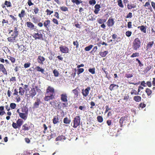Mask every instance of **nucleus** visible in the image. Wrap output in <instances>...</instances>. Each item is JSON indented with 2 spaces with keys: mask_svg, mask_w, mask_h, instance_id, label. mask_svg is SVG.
Listing matches in <instances>:
<instances>
[{
  "mask_svg": "<svg viewBox=\"0 0 155 155\" xmlns=\"http://www.w3.org/2000/svg\"><path fill=\"white\" fill-rule=\"evenodd\" d=\"M30 63H27L25 64H24V68H26L29 67L30 65Z\"/></svg>",
  "mask_w": 155,
  "mask_h": 155,
  "instance_id": "5fc2aeb1",
  "label": "nucleus"
},
{
  "mask_svg": "<svg viewBox=\"0 0 155 155\" xmlns=\"http://www.w3.org/2000/svg\"><path fill=\"white\" fill-rule=\"evenodd\" d=\"M93 47V45H91L88 46L84 48V50L85 51H89Z\"/></svg>",
  "mask_w": 155,
  "mask_h": 155,
  "instance_id": "bb28decb",
  "label": "nucleus"
},
{
  "mask_svg": "<svg viewBox=\"0 0 155 155\" xmlns=\"http://www.w3.org/2000/svg\"><path fill=\"white\" fill-rule=\"evenodd\" d=\"M141 42L140 40L138 38H135L132 43V48L133 50H137L140 47Z\"/></svg>",
  "mask_w": 155,
  "mask_h": 155,
  "instance_id": "f257e3e1",
  "label": "nucleus"
},
{
  "mask_svg": "<svg viewBox=\"0 0 155 155\" xmlns=\"http://www.w3.org/2000/svg\"><path fill=\"white\" fill-rule=\"evenodd\" d=\"M89 3L90 5H95L96 3V1L95 0H90Z\"/></svg>",
  "mask_w": 155,
  "mask_h": 155,
  "instance_id": "49530a36",
  "label": "nucleus"
},
{
  "mask_svg": "<svg viewBox=\"0 0 155 155\" xmlns=\"http://www.w3.org/2000/svg\"><path fill=\"white\" fill-rule=\"evenodd\" d=\"M132 22L131 21H129L128 22L127 27L129 28H132Z\"/></svg>",
  "mask_w": 155,
  "mask_h": 155,
  "instance_id": "052dcab7",
  "label": "nucleus"
},
{
  "mask_svg": "<svg viewBox=\"0 0 155 155\" xmlns=\"http://www.w3.org/2000/svg\"><path fill=\"white\" fill-rule=\"evenodd\" d=\"M72 92L74 94V98L77 97L78 96V92L77 90V89H75L72 90Z\"/></svg>",
  "mask_w": 155,
  "mask_h": 155,
  "instance_id": "4be33fe9",
  "label": "nucleus"
},
{
  "mask_svg": "<svg viewBox=\"0 0 155 155\" xmlns=\"http://www.w3.org/2000/svg\"><path fill=\"white\" fill-rule=\"evenodd\" d=\"M125 117H122L120 118V120L119 121V123L120 125V127H123V124L124 123V121L125 120Z\"/></svg>",
  "mask_w": 155,
  "mask_h": 155,
  "instance_id": "5701e85b",
  "label": "nucleus"
},
{
  "mask_svg": "<svg viewBox=\"0 0 155 155\" xmlns=\"http://www.w3.org/2000/svg\"><path fill=\"white\" fill-rule=\"evenodd\" d=\"M134 99L136 101L139 102L141 101V97L138 96H135L134 97Z\"/></svg>",
  "mask_w": 155,
  "mask_h": 155,
  "instance_id": "393cba45",
  "label": "nucleus"
},
{
  "mask_svg": "<svg viewBox=\"0 0 155 155\" xmlns=\"http://www.w3.org/2000/svg\"><path fill=\"white\" fill-rule=\"evenodd\" d=\"M116 86L117 87L116 89H117L119 87L117 85L114 84H111L110 86L109 89L110 91H112L114 90V87Z\"/></svg>",
  "mask_w": 155,
  "mask_h": 155,
  "instance_id": "aec40b11",
  "label": "nucleus"
},
{
  "mask_svg": "<svg viewBox=\"0 0 155 155\" xmlns=\"http://www.w3.org/2000/svg\"><path fill=\"white\" fill-rule=\"evenodd\" d=\"M22 129L24 130H28L29 127L27 126V125L26 124L24 125L22 127Z\"/></svg>",
  "mask_w": 155,
  "mask_h": 155,
  "instance_id": "a18cd8bd",
  "label": "nucleus"
},
{
  "mask_svg": "<svg viewBox=\"0 0 155 155\" xmlns=\"http://www.w3.org/2000/svg\"><path fill=\"white\" fill-rule=\"evenodd\" d=\"M95 69L94 68H90L88 70V71L91 73L92 74H94L95 73Z\"/></svg>",
  "mask_w": 155,
  "mask_h": 155,
  "instance_id": "e433bc0d",
  "label": "nucleus"
},
{
  "mask_svg": "<svg viewBox=\"0 0 155 155\" xmlns=\"http://www.w3.org/2000/svg\"><path fill=\"white\" fill-rule=\"evenodd\" d=\"M38 63L41 64H43V62L45 60V58L41 55L38 56Z\"/></svg>",
  "mask_w": 155,
  "mask_h": 155,
  "instance_id": "f8f14e48",
  "label": "nucleus"
},
{
  "mask_svg": "<svg viewBox=\"0 0 155 155\" xmlns=\"http://www.w3.org/2000/svg\"><path fill=\"white\" fill-rule=\"evenodd\" d=\"M108 51H104L103 52H100L99 53V54L102 57H105L106 55L108 54Z\"/></svg>",
  "mask_w": 155,
  "mask_h": 155,
  "instance_id": "a211bd4d",
  "label": "nucleus"
},
{
  "mask_svg": "<svg viewBox=\"0 0 155 155\" xmlns=\"http://www.w3.org/2000/svg\"><path fill=\"white\" fill-rule=\"evenodd\" d=\"M54 92V88L49 86H48L46 90V93L48 94H52L53 95V94Z\"/></svg>",
  "mask_w": 155,
  "mask_h": 155,
  "instance_id": "0eeeda50",
  "label": "nucleus"
},
{
  "mask_svg": "<svg viewBox=\"0 0 155 155\" xmlns=\"http://www.w3.org/2000/svg\"><path fill=\"white\" fill-rule=\"evenodd\" d=\"M35 69L36 70L38 71L41 72L42 74L44 73V69L42 68L39 66H37L35 68Z\"/></svg>",
  "mask_w": 155,
  "mask_h": 155,
  "instance_id": "6ab92c4d",
  "label": "nucleus"
},
{
  "mask_svg": "<svg viewBox=\"0 0 155 155\" xmlns=\"http://www.w3.org/2000/svg\"><path fill=\"white\" fill-rule=\"evenodd\" d=\"M14 35L18 36V31H17V29L16 27H15L14 28Z\"/></svg>",
  "mask_w": 155,
  "mask_h": 155,
  "instance_id": "c03bdc74",
  "label": "nucleus"
},
{
  "mask_svg": "<svg viewBox=\"0 0 155 155\" xmlns=\"http://www.w3.org/2000/svg\"><path fill=\"white\" fill-rule=\"evenodd\" d=\"M53 73L54 74V76L56 77H58L59 75V73L58 71L55 69L53 70Z\"/></svg>",
  "mask_w": 155,
  "mask_h": 155,
  "instance_id": "7c9ffc66",
  "label": "nucleus"
},
{
  "mask_svg": "<svg viewBox=\"0 0 155 155\" xmlns=\"http://www.w3.org/2000/svg\"><path fill=\"white\" fill-rule=\"evenodd\" d=\"M61 100L64 102H67L68 100L67 99V94L66 93L62 94L61 95Z\"/></svg>",
  "mask_w": 155,
  "mask_h": 155,
  "instance_id": "6e6552de",
  "label": "nucleus"
},
{
  "mask_svg": "<svg viewBox=\"0 0 155 155\" xmlns=\"http://www.w3.org/2000/svg\"><path fill=\"white\" fill-rule=\"evenodd\" d=\"M31 94V96L32 97H33L36 94V92L35 91V88H33L31 89L29 92Z\"/></svg>",
  "mask_w": 155,
  "mask_h": 155,
  "instance_id": "9d476101",
  "label": "nucleus"
},
{
  "mask_svg": "<svg viewBox=\"0 0 155 155\" xmlns=\"http://www.w3.org/2000/svg\"><path fill=\"white\" fill-rule=\"evenodd\" d=\"M84 69L83 68H79L78 69V72H77V74L78 75H79L80 74L84 72Z\"/></svg>",
  "mask_w": 155,
  "mask_h": 155,
  "instance_id": "a19ab883",
  "label": "nucleus"
},
{
  "mask_svg": "<svg viewBox=\"0 0 155 155\" xmlns=\"http://www.w3.org/2000/svg\"><path fill=\"white\" fill-rule=\"evenodd\" d=\"M60 9L62 11L64 12L68 11V8L65 6H61L60 7Z\"/></svg>",
  "mask_w": 155,
  "mask_h": 155,
  "instance_id": "2f4dec72",
  "label": "nucleus"
},
{
  "mask_svg": "<svg viewBox=\"0 0 155 155\" xmlns=\"http://www.w3.org/2000/svg\"><path fill=\"white\" fill-rule=\"evenodd\" d=\"M52 21L54 23H55L57 25H58V21L56 19L54 18H53Z\"/></svg>",
  "mask_w": 155,
  "mask_h": 155,
  "instance_id": "e2e57ef3",
  "label": "nucleus"
},
{
  "mask_svg": "<svg viewBox=\"0 0 155 155\" xmlns=\"http://www.w3.org/2000/svg\"><path fill=\"white\" fill-rule=\"evenodd\" d=\"M65 136H58L55 139L56 141L58 140L62 141V140H65Z\"/></svg>",
  "mask_w": 155,
  "mask_h": 155,
  "instance_id": "a878e982",
  "label": "nucleus"
},
{
  "mask_svg": "<svg viewBox=\"0 0 155 155\" xmlns=\"http://www.w3.org/2000/svg\"><path fill=\"white\" fill-rule=\"evenodd\" d=\"M8 58L10 60L12 63H14L15 61V59L14 58L10 56H8Z\"/></svg>",
  "mask_w": 155,
  "mask_h": 155,
  "instance_id": "f704fd0d",
  "label": "nucleus"
},
{
  "mask_svg": "<svg viewBox=\"0 0 155 155\" xmlns=\"http://www.w3.org/2000/svg\"><path fill=\"white\" fill-rule=\"evenodd\" d=\"M60 51L63 53H68L69 51L68 48L65 46H61L59 47Z\"/></svg>",
  "mask_w": 155,
  "mask_h": 155,
  "instance_id": "39448f33",
  "label": "nucleus"
},
{
  "mask_svg": "<svg viewBox=\"0 0 155 155\" xmlns=\"http://www.w3.org/2000/svg\"><path fill=\"white\" fill-rule=\"evenodd\" d=\"M52 120L54 124H56L59 122V119L57 116H54Z\"/></svg>",
  "mask_w": 155,
  "mask_h": 155,
  "instance_id": "dca6fc26",
  "label": "nucleus"
},
{
  "mask_svg": "<svg viewBox=\"0 0 155 155\" xmlns=\"http://www.w3.org/2000/svg\"><path fill=\"white\" fill-rule=\"evenodd\" d=\"M146 92L147 93L148 95H150L152 93V91L149 88H147L146 90Z\"/></svg>",
  "mask_w": 155,
  "mask_h": 155,
  "instance_id": "4c0bfd02",
  "label": "nucleus"
},
{
  "mask_svg": "<svg viewBox=\"0 0 155 155\" xmlns=\"http://www.w3.org/2000/svg\"><path fill=\"white\" fill-rule=\"evenodd\" d=\"M43 127L44 128V133H45L47 131V130L48 128L46 126V124H43Z\"/></svg>",
  "mask_w": 155,
  "mask_h": 155,
  "instance_id": "bf43d9fd",
  "label": "nucleus"
},
{
  "mask_svg": "<svg viewBox=\"0 0 155 155\" xmlns=\"http://www.w3.org/2000/svg\"><path fill=\"white\" fill-rule=\"evenodd\" d=\"M34 35H35L37 36H38V38H39V39H43V35L42 34H40L38 33H35L34 34Z\"/></svg>",
  "mask_w": 155,
  "mask_h": 155,
  "instance_id": "72a5a7b5",
  "label": "nucleus"
},
{
  "mask_svg": "<svg viewBox=\"0 0 155 155\" xmlns=\"http://www.w3.org/2000/svg\"><path fill=\"white\" fill-rule=\"evenodd\" d=\"M86 107L85 106H80L79 107V109L81 110L84 111L86 109Z\"/></svg>",
  "mask_w": 155,
  "mask_h": 155,
  "instance_id": "3c124183",
  "label": "nucleus"
},
{
  "mask_svg": "<svg viewBox=\"0 0 155 155\" xmlns=\"http://www.w3.org/2000/svg\"><path fill=\"white\" fill-rule=\"evenodd\" d=\"M101 8L100 6L99 5L96 4L94 6V8L96 9L100 10V8Z\"/></svg>",
  "mask_w": 155,
  "mask_h": 155,
  "instance_id": "13d9d810",
  "label": "nucleus"
},
{
  "mask_svg": "<svg viewBox=\"0 0 155 155\" xmlns=\"http://www.w3.org/2000/svg\"><path fill=\"white\" fill-rule=\"evenodd\" d=\"M73 44L74 45L76 46V48H78L79 47V44L77 41H74L73 42Z\"/></svg>",
  "mask_w": 155,
  "mask_h": 155,
  "instance_id": "79ce46f5",
  "label": "nucleus"
},
{
  "mask_svg": "<svg viewBox=\"0 0 155 155\" xmlns=\"http://www.w3.org/2000/svg\"><path fill=\"white\" fill-rule=\"evenodd\" d=\"M33 11L35 14H37L39 12V9L37 7H35L33 9Z\"/></svg>",
  "mask_w": 155,
  "mask_h": 155,
  "instance_id": "864d4df0",
  "label": "nucleus"
},
{
  "mask_svg": "<svg viewBox=\"0 0 155 155\" xmlns=\"http://www.w3.org/2000/svg\"><path fill=\"white\" fill-rule=\"evenodd\" d=\"M46 12L47 13V15H50L53 12V11H50L48 9H47L46 11Z\"/></svg>",
  "mask_w": 155,
  "mask_h": 155,
  "instance_id": "de8ad7c7",
  "label": "nucleus"
},
{
  "mask_svg": "<svg viewBox=\"0 0 155 155\" xmlns=\"http://www.w3.org/2000/svg\"><path fill=\"white\" fill-rule=\"evenodd\" d=\"M50 24V21L49 20L45 21L44 23V25L45 27L47 30H48V25Z\"/></svg>",
  "mask_w": 155,
  "mask_h": 155,
  "instance_id": "2eb2a0df",
  "label": "nucleus"
},
{
  "mask_svg": "<svg viewBox=\"0 0 155 155\" xmlns=\"http://www.w3.org/2000/svg\"><path fill=\"white\" fill-rule=\"evenodd\" d=\"M5 4L7 5V7H11V3L9 2H8L7 1H5Z\"/></svg>",
  "mask_w": 155,
  "mask_h": 155,
  "instance_id": "8fccbe9b",
  "label": "nucleus"
},
{
  "mask_svg": "<svg viewBox=\"0 0 155 155\" xmlns=\"http://www.w3.org/2000/svg\"><path fill=\"white\" fill-rule=\"evenodd\" d=\"M140 30L144 33H146V28L143 25L140 26Z\"/></svg>",
  "mask_w": 155,
  "mask_h": 155,
  "instance_id": "c756f323",
  "label": "nucleus"
},
{
  "mask_svg": "<svg viewBox=\"0 0 155 155\" xmlns=\"http://www.w3.org/2000/svg\"><path fill=\"white\" fill-rule=\"evenodd\" d=\"M12 125L13 127L15 129L19 128L18 126L17 125V123H16L15 122H13Z\"/></svg>",
  "mask_w": 155,
  "mask_h": 155,
  "instance_id": "603ef678",
  "label": "nucleus"
},
{
  "mask_svg": "<svg viewBox=\"0 0 155 155\" xmlns=\"http://www.w3.org/2000/svg\"><path fill=\"white\" fill-rule=\"evenodd\" d=\"M19 116L20 117L24 120H26L27 119V116L25 113H20Z\"/></svg>",
  "mask_w": 155,
  "mask_h": 155,
  "instance_id": "412c9836",
  "label": "nucleus"
},
{
  "mask_svg": "<svg viewBox=\"0 0 155 155\" xmlns=\"http://www.w3.org/2000/svg\"><path fill=\"white\" fill-rule=\"evenodd\" d=\"M10 107L12 109L15 108L16 107V104L15 103H11L10 105Z\"/></svg>",
  "mask_w": 155,
  "mask_h": 155,
  "instance_id": "ea45409f",
  "label": "nucleus"
},
{
  "mask_svg": "<svg viewBox=\"0 0 155 155\" xmlns=\"http://www.w3.org/2000/svg\"><path fill=\"white\" fill-rule=\"evenodd\" d=\"M33 21L35 23H37L39 21L38 19H36L35 17H33L32 18Z\"/></svg>",
  "mask_w": 155,
  "mask_h": 155,
  "instance_id": "6e6d98bb",
  "label": "nucleus"
},
{
  "mask_svg": "<svg viewBox=\"0 0 155 155\" xmlns=\"http://www.w3.org/2000/svg\"><path fill=\"white\" fill-rule=\"evenodd\" d=\"M154 43L153 41H149L148 42L146 47V50H147L148 49H150L152 47Z\"/></svg>",
  "mask_w": 155,
  "mask_h": 155,
  "instance_id": "ddd939ff",
  "label": "nucleus"
},
{
  "mask_svg": "<svg viewBox=\"0 0 155 155\" xmlns=\"http://www.w3.org/2000/svg\"><path fill=\"white\" fill-rule=\"evenodd\" d=\"M151 5L153 8L155 10V3L153 2H151Z\"/></svg>",
  "mask_w": 155,
  "mask_h": 155,
  "instance_id": "774afa93",
  "label": "nucleus"
},
{
  "mask_svg": "<svg viewBox=\"0 0 155 155\" xmlns=\"http://www.w3.org/2000/svg\"><path fill=\"white\" fill-rule=\"evenodd\" d=\"M107 25L110 27L113 26L114 24V21L112 18H109L107 22Z\"/></svg>",
  "mask_w": 155,
  "mask_h": 155,
  "instance_id": "1a4fd4ad",
  "label": "nucleus"
},
{
  "mask_svg": "<svg viewBox=\"0 0 155 155\" xmlns=\"http://www.w3.org/2000/svg\"><path fill=\"white\" fill-rule=\"evenodd\" d=\"M0 71H1L4 74L7 75V72L6 69L4 68V65L2 64H0Z\"/></svg>",
  "mask_w": 155,
  "mask_h": 155,
  "instance_id": "4468645a",
  "label": "nucleus"
},
{
  "mask_svg": "<svg viewBox=\"0 0 155 155\" xmlns=\"http://www.w3.org/2000/svg\"><path fill=\"white\" fill-rule=\"evenodd\" d=\"M118 5L119 7L123 8L124 7V5L122 3V1L121 0H118L117 1Z\"/></svg>",
  "mask_w": 155,
  "mask_h": 155,
  "instance_id": "473e14b6",
  "label": "nucleus"
},
{
  "mask_svg": "<svg viewBox=\"0 0 155 155\" xmlns=\"http://www.w3.org/2000/svg\"><path fill=\"white\" fill-rule=\"evenodd\" d=\"M45 95L46 96L44 97V100L45 101H48L50 100H52L54 98V96L52 94H49L46 93Z\"/></svg>",
  "mask_w": 155,
  "mask_h": 155,
  "instance_id": "20e7f679",
  "label": "nucleus"
},
{
  "mask_svg": "<svg viewBox=\"0 0 155 155\" xmlns=\"http://www.w3.org/2000/svg\"><path fill=\"white\" fill-rule=\"evenodd\" d=\"M91 90V87H88L85 90L84 89L82 90V93L84 97H87L89 93V91Z\"/></svg>",
  "mask_w": 155,
  "mask_h": 155,
  "instance_id": "7ed1b4c3",
  "label": "nucleus"
},
{
  "mask_svg": "<svg viewBox=\"0 0 155 155\" xmlns=\"http://www.w3.org/2000/svg\"><path fill=\"white\" fill-rule=\"evenodd\" d=\"M23 120L21 119H18L17 121V125L18 126L19 128L20 126L22 125L23 124Z\"/></svg>",
  "mask_w": 155,
  "mask_h": 155,
  "instance_id": "f3484780",
  "label": "nucleus"
},
{
  "mask_svg": "<svg viewBox=\"0 0 155 155\" xmlns=\"http://www.w3.org/2000/svg\"><path fill=\"white\" fill-rule=\"evenodd\" d=\"M139 56V54L138 53L136 52L135 53H134L132 54L130 56V57L131 58H134V57H138Z\"/></svg>",
  "mask_w": 155,
  "mask_h": 155,
  "instance_id": "37998d69",
  "label": "nucleus"
},
{
  "mask_svg": "<svg viewBox=\"0 0 155 155\" xmlns=\"http://www.w3.org/2000/svg\"><path fill=\"white\" fill-rule=\"evenodd\" d=\"M130 93L131 94H134L136 95L139 94V93H137L135 90H134L133 91H132Z\"/></svg>",
  "mask_w": 155,
  "mask_h": 155,
  "instance_id": "680f3d73",
  "label": "nucleus"
},
{
  "mask_svg": "<svg viewBox=\"0 0 155 155\" xmlns=\"http://www.w3.org/2000/svg\"><path fill=\"white\" fill-rule=\"evenodd\" d=\"M19 93L21 95H23L24 94V90L22 89L21 87H20L19 88Z\"/></svg>",
  "mask_w": 155,
  "mask_h": 155,
  "instance_id": "c9c22d12",
  "label": "nucleus"
},
{
  "mask_svg": "<svg viewBox=\"0 0 155 155\" xmlns=\"http://www.w3.org/2000/svg\"><path fill=\"white\" fill-rule=\"evenodd\" d=\"M71 2L73 3H75L77 5H79L82 2L81 0H71Z\"/></svg>",
  "mask_w": 155,
  "mask_h": 155,
  "instance_id": "cd10ccee",
  "label": "nucleus"
},
{
  "mask_svg": "<svg viewBox=\"0 0 155 155\" xmlns=\"http://www.w3.org/2000/svg\"><path fill=\"white\" fill-rule=\"evenodd\" d=\"M125 76L127 78H130L133 77V75L132 74H126Z\"/></svg>",
  "mask_w": 155,
  "mask_h": 155,
  "instance_id": "4d7b16f0",
  "label": "nucleus"
},
{
  "mask_svg": "<svg viewBox=\"0 0 155 155\" xmlns=\"http://www.w3.org/2000/svg\"><path fill=\"white\" fill-rule=\"evenodd\" d=\"M150 6V3L149 2H147L144 5V7H149Z\"/></svg>",
  "mask_w": 155,
  "mask_h": 155,
  "instance_id": "338daca9",
  "label": "nucleus"
},
{
  "mask_svg": "<svg viewBox=\"0 0 155 155\" xmlns=\"http://www.w3.org/2000/svg\"><path fill=\"white\" fill-rule=\"evenodd\" d=\"M136 61H138L139 65L140 66H142L143 65V64L141 63L140 61L138 58L136 59Z\"/></svg>",
  "mask_w": 155,
  "mask_h": 155,
  "instance_id": "69168bd1",
  "label": "nucleus"
},
{
  "mask_svg": "<svg viewBox=\"0 0 155 155\" xmlns=\"http://www.w3.org/2000/svg\"><path fill=\"white\" fill-rule=\"evenodd\" d=\"M97 119L98 121L99 122L101 123L103 121V118L102 117L100 116H97Z\"/></svg>",
  "mask_w": 155,
  "mask_h": 155,
  "instance_id": "58836bf2",
  "label": "nucleus"
},
{
  "mask_svg": "<svg viewBox=\"0 0 155 155\" xmlns=\"http://www.w3.org/2000/svg\"><path fill=\"white\" fill-rule=\"evenodd\" d=\"M71 122V120L70 118L67 117H65L63 119V122L64 124H66V126H68Z\"/></svg>",
  "mask_w": 155,
  "mask_h": 155,
  "instance_id": "9b49d317",
  "label": "nucleus"
},
{
  "mask_svg": "<svg viewBox=\"0 0 155 155\" xmlns=\"http://www.w3.org/2000/svg\"><path fill=\"white\" fill-rule=\"evenodd\" d=\"M132 16V13L131 12H129L126 18H131Z\"/></svg>",
  "mask_w": 155,
  "mask_h": 155,
  "instance_id": "0e129e2a",
  "label": "nucleus"
},
{
  "mask_svg": "<svg viewBox=\"0 0 155 155\" xmlns=\"http://www.w3.org/2000/svg\"><path fill=\"white\" fill-rule=\"evenodd\" d=\"M131 34L132 32L130 31H126L125 33L126 35L128 37H130L131 35Z\"/></svg>",
  "mask_w": 155,
  "mask_h": 155,
  "instance_id": "09e8293b",
  "label": "nucleus"
},
{
  "mask_svg": "<svg viewBox=\"0 0 155 155\" xmlns=\"http://www.w3.org/2000/svg\"><path fill=\"white\" fill-rule=\"evenodd\" d=\"M80 120L81 119L79 116H76L74 118L73 126L74 128H76L80 125Z\"/></svg>",
  "mask_w": 155,
  "mask_h": 155,
  "instance_id": "f03ea898",
  "label": "nucleus"
},
{
  "mask_svg": "<svg viewBox=\"0 0 155 155\" xmlns=\"http://www.w3.org/2000/svg\"><path fill=\"white\" fill-rule=\"evenodd\" d=\"M25 10H22L21 11V13L18 14V16L21 18L24 17L25 16Z\"/></svg>",
  "mask_w": 155,
  "mask_h": 155,
  "instance_id": "c85d7f7f",
  "label": "nucleus"
},
{
  "mask_svg": "<svg viewBox=\"0 0 155 155\" xmlns=\"http://www.w3.org/2000/svg\"><path fill=\"white\" fill-rule=\"evenodd\" d=\"M41 103V101L40 99L37 98L36 101L33 104V108H38L39 107V105Z\"/></svg>",
  "mask_w": 155,
  "mask_h": 155,
  "instance_id": "423d86ee",
  "label": "nucleus"
},
{
  "mask_svg": "<svg viewBox=\"0 0 155 155\" xmlns=\"http://www.w3.org/2000/svg\"><path fill=\"white\" fill-rule=\"evenodd\" d=\"M27 26L30 28H33L34 27V25L30 22H27L26 23Z\"/></svg>",
  "mask_w": 155,
  "mask_h": 155,
  "instance_id": "b1692460",
  "label": "nucleus"
}]
</instances>
